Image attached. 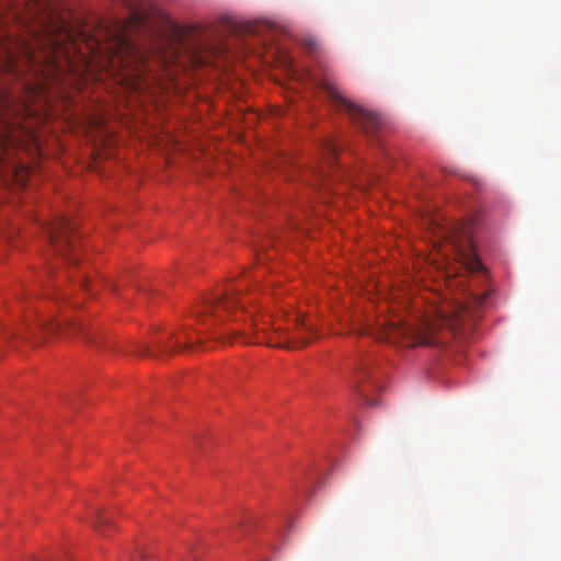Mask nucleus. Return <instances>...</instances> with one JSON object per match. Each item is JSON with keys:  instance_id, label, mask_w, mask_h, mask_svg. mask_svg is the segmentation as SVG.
Instances as JSON below:
<instances>
[{"instance_id": "nucleus-14", "label": "nucleus", "mask_w": 561, "mask_h": 561, "mask_svg": "<svg viewBox=\"0 0 561 561\" xmlns=\"http://www.w3.org/2000/svg\"><path fill=\"white\" fill-rule=\"evenodd\" d=\"M306 46L309 50L316 51L318 49L319 43L314 38H308L306 39Z\"/></svg>"}, {"instance_id": "nucleus-3", "label": "nucleus", "mask_w": 561, "mask_h": 561, "mask_svg": "<svg viewBox=\"0 0 561 561\" xmlns=\"http://www.w3.org/2000/svg\"><path fill=\"white\" fill-rule=\"evenodd\" d=\"M469 325V312L463 305L448 306L439 309L437 313L416 328L410 329L394 322L379 323L378 328L368 329L363 334H370L376 340L393 342L396 337L404 334L412 335L411 345L435 346L445 344L448 339L466 325Z\"/></svg>"}, {"instance_id": "nucleus-1", "label": "nucleus", "mask_w": 561, "mask_h": 561, "mask_svg": "<svg viewBox=\"0 0 561 561\" xmlns=\"http://www.w3.org/2000/svg\"><path fill=\"white\" fill-rule=\"evenodd\" d=\"M152 33L162 42L160 47L145 49L126 36L119 35L114 44L111 67L117 70L121 80L133 89H138L150 68L151 58L160 65L174 61L178 49L186 50L194 61L204 62L198 53L204 48V31L198 25L181 24L164 12L156 13L148 22Z\"/></svg>"}, {"instance_id": "nucleus-9", "label": "nucleus", "mask_w": 561, "mask_h": 561, "mask_svg": "<svg viewBox=\"0 0 561 561\" xmlns=\"http://www.w3.org/2000/svg\"><path fill=\"white\" fill-rule=\"evenodd\" d=\"M324 150L327 153L325 163L316 171V176L319 182H325L328 180L333 161L337 156L339 145L333 140H328L324 145Z\"/></svg>"}, {"instance_id": "nucleus-4", "label": "nucleus", "mask_w": 561, "mask_h": 561, "mask_svg": "<svg viewBox=\"0 0 561 561\" xmlns=\"http://www.w3.org/2000/svg\"><path fill=\"white\" fill-rule=\"evenodd\" d=\"M314 80L317 81V84L325 91L336 110L347 113L353 123L363 129V131L370 135L379 129L381 118L378 114L367 111L366 108L345 99L327 77Z\"/></svg>"}, {"instance_id": "nucleus-15", "label": "nucleus", "mask_w": 561, "mask_h": 561, "mask_svg": "<svg viewBox=\"0 0 561 561\" xmlns=\"http://www.w3.org/2000/svg\"><path fill=\"white\" fill-rule=\"evenodd\" d=\"M234 333H241L242 335V340H243V343L245 344H250V343H263L261 340H257V341H252L250 339V336H248V333L245 331H242V332H239V331H234Z\"/></svg>"}, {"instance_id": "nucleus-19", "label": "nucleus", "mask_w": 561, "mask_h": 561, "mask_svg": "<svg viewBox=\"0 0 561 561\" xmlns=\"http://www.w3.org/2000/svg\"><path fill=\"white\" fill-rule=\"evenodd\" d=\"M9 59H10V60H9V62H13V60H12V59H13V56H11V55H10V56H9Z\"/></svg>"}, {"instance_id": "nucleus-5", "label": "nucleus", "mask_w": 561, "mask_h": 561, "mask_svg": "<svg viewBox=\"0 0 561 561\" xmlns=\"http://www.w3.org/2000/svg\"><path fill=\"white\" fill-rule=\"evenodd\" d=\"M47 233L55 252L69 261V263L76 264L75 225L68 218L61 216L49 224Z\"/></svg>"}, {"instance_id": "nucleus-12", "label": "nucleus", "mask_w": 561, "mask_h": 561, "mask_svg": "<svg viewBox=\"0 0 561 561\" xmlns=\"http://www.w3.org/2000/svg\"><path fill=\"white\" fill-rule=\"evenodd\" d=\"M370 380V373L368 371L367 366H363L356 373V385L355 388L358 391V393L363 397V399L367 402V404L375 405L377 404L375 401H370L366 398L364 385L366 381Z\"/></svg>"}, {"instance_id": "nucleus-13", "label": "nucleus", "mask_w": 561, "mask_h": 561, "mask_svg": "<svg viewBox=\"0 0 561 561\" xmlns=\"http://www.w3.org/2000/svg\"><path fill=\"white\" fill-rule=\"evenodd\" d=\"M111 524L110 517H107L102 511H94V527L102 531L103 527Z\"/></svg>"}, {"instance_id": "nucleus-6", "label": "nucleus", "mask_w": 561, "mask_h": 561, "mask_svg": "<svg viewBox=\"0 0 561 561\" xmlns=\"http://www.w3.org/2000/svg\"><path fill=\"white\" fill-rule=\"evenodd\" d=\"M37 329L43 333H60L80 335L87 343L99 346L98 332L82 319L43 320Z\"/></svg>"}, {"instance_id": "nucleus-16", "label": "nucleus", "mask_w": 561, "mask_h": 561, "mask_svg": "<svg viewBox=\"0 0 561 561\" xmlns=\"http://www.w3.org/2000/svg\"><path fill=\"white\" fill-rule=\"evenodd\" d=\"M482 267L483 266H482L481 262L478 259H473L472 260V266H471L472 270L482 268Z\"/></svg>"}, {"instance_id": "nucleus-10", "label": "nucleus", "mask_w": 561, "mask_h": 561, "mask_svg": "<svg viewBox=\"0 0 561 561\" xmlns=\"http://www.w3.org/2000/svg\"><path fill=\"white\" fill-rule=\"evenodd\" d=\"M450 238L453 243L466 242L471 245L472 224L471 222H456L453 224L446 231V238Z\"/></svg>"}, {"instance_id": "nucleus-11", "label": "nucleus", "mask_w": 561, "mask_h": 561, "mask_svg": "<svg viewBox=\"0 0 561 561\" xmlns=\"http://www.w3.org/2000/svg\"><path fill=\"white\" fill-rule=\"evenodd\" d=\"M271 346L286 348V350H297L307 346L310 343L309 339L305 337H295V339H279L276 343H273L272 340L267 342Z\"/></svg>"}, {"instance_id": "nucleus-8", "label": "nucleus", "mask_w": 561, "mask_h": 561, "mask_svg": "<svg viewBox=\"0 0 561 561\" xmlns=\"http://www.w3.org/2000/svg\"><path fill=\"white\" fill-rule=\"evenodd\" d=\"M238 289L230 287L227 288L224 293L216 297L215 300L209 301L207 305V312L214 308H222L225 310H230L233 307L241 305V301L238 297Z\"/></svg>"}, {"instance_id": "nucleus-20", "label": "nucleus", "mask_w": 561, "mask_h": 561, "mask_svg": "<svg viewBox=\"0 0 561 561\" xmlns=\"http://www.w3.org/2000/svg\"><path fill=\"white\" fill-rule=\"evenodd\" d=\"M81 285H82V286H87V280H85V279H83Z\"/></svg>"}, {"instance_id": "nucleus-18", "label": "nucleus", "mask_w": 561, "mask_h": 561, "mask_svg": "<svg viewBox=\"0 0 561 561\" xmlns=\"http://www.w3.org/2000/svg\"><path fill=\"white\" fill-rule=\"evenodd\" d=\"M256 325H257V324H256L255 322L251 321V323H250V328H251V329H254V327L256 328Z\"/></svg>"}, {"instance_id": "nucleus-7", "label": "nucleus", "mask_w": 561, "mask_h": 561, "mask_svg": "<svg viewBox=\"0 0 561 561\" xmlns=\"http://www.w3.org/2000/svg\"><path fill=\"white\" fill-rule=\"evenodd\" d=\"M180 341L178 340L175 344L169 345L164 341H156L152 345L142 343L138 345L137 353L140 356H147L151 358H160L163 356H171L175 353L176 348H180Z\"/></svg>"}, {"instance_id": "nucleus-17", "label": "nucleus", "mask_w": 561, "mask_h": 561, "mask_svg": "<svg viewBox=\"0 0 561 561\" xmlns=\"http://www.w3.org/2000/svg\"><path fill=\"white\" fill-rule=\"evenodd\" d=\"M183 347H184V348H191V347H192V343H191V342H188V343L184 344V345H183Z\"/></svg>"}, {"instance_id": "nucleus-2", "label": "nucleus", "mask_w": 561, "mask_h": 561, "mask_svg": "<svg viewBox=\"0 0 561 561\" xmlns=\"http://www.w3.org/2000/svg\"><path fill=\"white\" fill-rule=\"evenodd\" d=\"M14 18L24 28L22 50L30 64L53 62L64 45L73 42L70 13L64 0H9Z\"/></svg>"}]
</instances>
